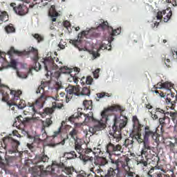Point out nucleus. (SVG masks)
Listing matches in <instances>:
<instances>
[{
  "instance_id": "23",
  "label": "nucleus",
  "mask_w": 177,
  "mask_h": 177,
  "mask_svg": "<svg viewBox=\"0 0 177 177\" xmlns=\"http://www.w3.org/2000/svg\"><path fill=\"white\" fill-rule=\"evenodd\" d=\"M50 84V83L49 82H41V84L39 86L37 89L36 93H41V95H44V96H46V97H50V96H46L45 94H44V92H45V88H46V86H49Z\"/></svg>"
},
{
  "instance_id": "5",
  "label": "nucleus",
  "mask_w": 177,
  "mask_h": 177,
  "mask_svg": "<svg viewBox=\"0 0 177 177\" xmlns=\"http://www.w3.org/2000/svg\"><path fill=\"white\" fill-rule=\"evenodd\" d=\"M59 70L63 74H69L71 75V77L68 79L69 82H73L75 84H78V80H81L80 82L83 85H85V84L86 85H91L92 82H93V78L91 76H88L86 79L85 77H81L80 76L81 69L78 67L68 68V66H64L61 67Z\"/></svg>"
},
{
  "instance_id": "33",
  "label": "nucleus",
  "mask_w": 177,
  "mask_h": 177,
  "mask_svg": "<svg viewBox=\"0 0 177 177\" xmlns=\"http://www.w3.org/2000/svg\"><path fill=\"white\" fill-rule=\"evenodd\" d=\"M77 136L78 130H77V129H73V130L69 132V136H71V138L73 139V140H78Z\"/></svg>"
},
{
  "instance_id": "8",
  "label": "nucleus",
  "mask_w": 177,
  "mask_h": 177,
  "mask_svg": "<svg viewBox=\"0 0 177 177\" xmlns=\"http://www.w3.org/2000/svg\"><path fill=\"white\" fill-rule=\"evenodd\" d=\"M157 129V127L145 126L142 136V133L138 131L133 134V138L137 140L139 145H142L143 142L150 143V139H152V140H157V138H158Z\"/></svg>"
},
{
  "instance_id": "45",
  "label": "nucleus",
  "mask_w": 177,
  "mask_h": 177,
  "mask_svg": "<svg viewBox=\"0 0 177 177\" xmlns=\"http://www.w3.org/2000/svg\"><path fill=\"white\" fill-rule=\"evenodd\" d=\"M41 138L42 140H46L48 139V133H46V130L41 127Z\"/></svg>"
},
{
  "instance_id": "62",
  "label": "nucleus",
  "mask_w": 177,
  "mask_h": 177,
  "mask_svg": "<svg viewBox=\"0 0 177 177\" xmlns=\"http://www.w3.org/2000/svg\"><path fill=\"white\" fill-rule=\"evenodd\" d=\"M68 154H71V158H77V153H75L74 151H71L70 153H68Z\"/></svg>"
},
{
  "instance_id": "3",
  "label": "nucleus",
  "mask_w": 177,
  "mask_h": 177,
  "mask_svg": "<svg viewBox=\"0 0 177 177\" xmlns=\"http://www.w3.org/2000/svg\"><path fill=\"white\" fill-rule=\"evenodd\" d=\"M127 124H128L127 118L122 120L117 117V115H115L113 125L112 127L113 133V136L111 138L112 142H110L106 145V153H108L109 156L113 154L118 157L124 153V148H122V145L120 144L115 145L114 143H118V142L122 139L121 131H122L123 128L127 127Z\"/></svg>"
},
{
  "instance_id": "13",
  "label": "nucleus",
  "mask_w": 177,
  "mask_h": 177,
  "mask_svg": "<svg viewBox=\"0 0 177 177\" xmlns=\"http://www.w3.org/2000/svg\"><path fill=\"white\" fill-rule=\"evenodd\" d=\"M92 154H93V150L91 148H86V149H83V152L80 154L79 157L80 160H83L84 164H86L88 161H90V162L93 161V156H92Z\"/></svg>"
},
{
  "instance_id": "48",
  "label": "nucleus",
  "mask_w": 177,
  "mask_h": 177,
  "mask_svg": "<svg viewBox=\"0 0 177 177\" xmlns=\"http://www.w3.org/2000/svg\"><path fill=\"white\" fill-rule=\"evenodd\" d=\"M7 104L9 106V107H10V110H12V111H14V113H16L15 111H16V104H16V103H15V102H7Z\"/></svg>"
},
{
  "instance_id": "43",
  "label": "nucleus",
  "mask_w": 177,
  "mask_h": 177,
  "mask_svg": "<svg viewBox=\"0 0 177 177\" xmlns=\"http://www.w3.org/2000/svg\"><path fill=\"white\" fill-rule=\"evenodd\" d=\"M52 104H53V107H54L55 111L56 110V109H62L64 106L63 103H59L57 102H53Z\"/></svg>"
},
{
  "instance_id": "22",
  "label": "nucleus",
  "mask_w": 177,
  "mask_h": 177,
  "mask_svg": "<svg viewBox=\"0 0 177 177\" xmlns=\"http://www.w3.org/2000/svg\"><path fill=\"white\" fill-rule=\"evenodd\" d=\"M171 97H175V93H172L171 91V92H168V93L167 94L166 103L167 104H171V107H175L176 106V102L175 100L172 101V100H171Z\"/></svg>"
},
{
  "instance_id": "24",
  "label": "nucleus",
  "mask_w": 177,
  "mask_h": 177,
  "mask_svg": "<svg viewBox=\"0 0 177 177\" xmlns=\"http://www.w3.org/2000/svg\"><path fill=\"white\" fill-rule=\"evenodd\" d=\"M75 150L78 153V154L84 153V149H82V141L79 138L77 140H75Z\"/></svg>"
},
{
  "instance_id": "36",
  "label": "nucleus",
  "mask_w": 177,
  "mask_h": 177,
  "mask_svg": "<svg viewBox=\"0 0 177 177\" xmlns=\"http://www.w3.org/2000/svg\"><path fill=\"white\" fill-rule=\"evenodd\" d=\"M148 158H143V156H141V158L138 160V164H141L143 167H147L148 165Z\"/></svg>"
},
{
  "instance_id": "46",
  "label": "nucleus",
  "mask_w": 177,
  "mask_h": 177,
  "mask_svg": "<svg viewBox=\"0 0 177 177\" xmlns=\"http://www.w3.org/2000/svg\"><path fill=\"white\" fill-rule=\"evenodd\" d=\"M32 37L35 39H37V42H42L44 41V37L38 33L32 35Z\"/></svg>"
},
{
  "instance_id": "4",
  "label": "nucleus",
  "mask_w": 177,
  "mask_h": 177,
  "mask_svg": "<svg viewBox=\"0 0 177 177\" xmlns=\"http://www.w3.org/2000/svg\"><path fill=\"white\" fill-rule=\"evenodd\" d=\"M110 161L111 164H113L115 167H109L106 174L104 176H101V177H123L121 169L128 168V162L131 161V159L127 156L119 158L117 160L110 158Z\"/></svg>"
},
{
  "instance_id": "59",
  "label": "nucleus",
  "mask_w": 177,
  "mask_h": 177,
  "mask_svg": "<svg viewBox=\"0 0 177 177\" xmlns=\"http://www.w3.org/2000/svg\"><path fill=\"white\" fill-rule=\"evenodd\" d=\"M20 100V96L15 95L14 96V102L12 103H15V104H17V100Z\"/></svg>"
},
{
  "instance_id": "42",
  "label": "nucleus",
  "mask_w": 177,
  "mask_h": 177,
  "mask_svg": "<svg viewBox=\"0 0 177 177\" xmlns=\"http://www.w3.org/2000/svg\"><path fill=\"white\" fill-rule=\"evenodd\" d=\"M24 107H26V101L23 100H20L19 104H16V109H20L21 110H22V109H24Z\"/></svg>"
},
{
  "instance_id": "14",
  "label": "nucleus",
  "mask_w": 177,
  "mask_h": 177,
  "mask_svg": "<svg viewBox=\"0 0 177 177\" xmlns=\"http://www.w3.org/2000/svg\"><path fill=\"white\" fill-rule=\"evenodd\" d=\"M80 86H71L69 85L66 88V102L68 103L70 100L73 98V95H75V96H78V91Z\"/></svg>"
},
{
  "instance_id": "35",
  "label": "nucleus",
  "mask_w": 177,
  "mask_h": 177,
  "mask_svg": "<svg viewBox=\"0 0 177 177\" xmlns=\"http://www.w3.org/2000/svg\"><path fill=\"white\" fill-rule=\"evenodd\" d=\"M10 67H12V68L16 70V68L17 67V62H16V60L12 59L9 64H8L6 66H3V68H9Z\"/></svg>"
},
{
  "instance_id": "63",
  "label": "nucleus",
  "mask_w": 177,
  "mask_h": 177,
  "mask_svg": "<svg viewBox=\"0 0 177 177\" xmlns=\"http://www.w3.org/2000/svg\"><path fill=\"white\" fill-rule=\"evenodd\" d=\"M77 177H87V174L85 171H82V173L77 175Z\"/></svg>"
},
{
  "instance_id": "7",
  "label": "nucleus",
  "mask_w": 177,
  "mask_h": 177,
  "mask_svg": "<svg viewBox=\"0 0 177 177\" xmlns=\"http://www.w3.org/2000/svg\"><path fill=\"white\" fill-rule=\"evenodd\" d=\"M49 99L59 102V96H56L55 97H46L45 95L42 94L35 102L28 103V105L26 106L24 111V114L26 115H35V114L38 113L39 110H41V109L44 107L45 102H46V100H49Z\"/></svg>"
},
{
  "instance_id": "28",
  "label": "nucleus",
  "mask_w": 177,
  "mask_h": 177,
  "mask_svg": "<svg viewBox=\"0 0 177 177\" xmlns=\"http://www.w3.org/2000/svg\"><path fill=\"white\" fill-rule=\"evenodd\" d=\"M9 20V15L6 12H0V26Z\"/></svg>"
},
{
  "instance_id": "11",
  "label": "nucleus",
  "mask_w": 177,
  "mask_h": 177,
  "mask_svg": "<svg viewBox=\"0 0 177 177\" xmlns=\"http://www.w3.org/2000/svg\"><path fill=\"white\" fill-rule=\"evenodd\" d=\"M3 143L4 145L5 149L8 147H12L14 151H16L20 145V142L12 137H4L3 138Z\"/></svg>"
},
{
  "instance_id": "64",
  "label": "nucleus",
  "mask_w": 177,
  "mask_h": 177,
  "mask_svg": "<svg viewBox=\"0 0 177 177\" xmlns=\"http://www.w3.org/2000/svg\"><path fill=\"white\" fill-rule=\"evenodd\" d=\"M12 135L14 136H17V138H19V136H20V134L19 133V131H17L16 130L12 131Z\"/></svg>"
},
{
  "instance_id": "58",
  "label": "nucleus",
  "mask_w": 177,
  "mask_h": 177,
  "mask_svg": "<svg viewBox=\"0 0 177 177\" xmlns=\"http://www.w3.org/2000/svg\"><path fill=\"white\" fill-rule=\"evenodd\" d=\"M71 24H70V21H65L64 22V26L66 28H68V27H71Z\"/></svg>"
},
{
  "instance_id": "17",
  "label": "nucleus",
  "mask_w": 177,
  "mask_h": 177,
  "mask_svg": "<svg viewBox=\"0 0 177 177\" xmlns=\"http://www.w3.org/2000/svg\"><path fill=\"white\" fill-rule=\"evenodd\" d=\"M107 42L108 44L102 43L99 49H97V53H93L94 57H99L100 56V53H99L100 50H111V43L110 41H108Z\"/></svg>"
},
{
  "instance_id": "27",
  "label": "nucleus",
  "mask_w": 177,
  "mask_h": 177,
  "mask_svg": "<svg viewBox=\"0 0 177 177\" xmlns=\"http://www.w3.org/2000/svg\"><path fill=\"white\" fill-rule=\"evenodd\" d=\"M55 113V106L46 107L43 109V113L41 114V117H45L46 115H52Z\"/></svg>"
},
{
  "instance_id": "20",
  "label": "nucleus",
  "mask_w": 177,
  "mask_h": 177,
  "mask_svg": "<svg viewBox=\"0 0 177 177\" xmlns=\"http://www.w3.org/2000/svg\"><path fill=\"white\" fill-rule=\"evenodd\" d=\"M88 34H89V31L88 30H83L81 33H79L78 35V39H80V40L78 41V39L77 40H73L71 39L69 41L70 44H72V45H73L74 46H78V42L81 41V39H82L83 37H86L88 35Z\"/></svg>"
},
{
  "instance_id": "54",
  "label": "nucleus",
  "mask_w": 177,
  "mask_h": 177,
  "mask_svg": "<svg viewBox=\"0 0 177 177\" xmlns=\"http://www.w3.org/2000/svg\"><path fill=\"white\" fill-rule=\"evenodd\" d=\"M128 169H129V166H128L127 165V167H126V169H124V171H127V176H133V175H135V173L132 171H128Z\"/></svg>"
},
{
  "instance_id": "56",
  "label": "nucleus",
  "mask_w": 177,
  "mask_h": 177,
  "mask_svg": "<svg viewBox=\"0 0 177 177\" xmlns=\"http://www.w3.org/2000/svg\"><path fill=\"white\" fill-rule=\"evenodd\" d=\"M50 1L51 0H41L40 3H41V4L40 7L41 6H46V5H48V1L50 2Z\"/></svg>"
},
{
  "instance_id": "31",
  "label": "nucleus",
  "mask_w": 177,
  "mask_h": 177,
  "mask_svg": "<svg viewBox=\"0 0 177 177\" xmlns=\"http://www.w3.org/2000/svg\"><path fill=\"white\" fill-rule=\"evenodd\" d=\"M110 28L112 30V32L111 34V40L113 41L114 38H113V37L121 34V27L118 28L117 29H113L112 27H110Z\"/></svg>"
},
{
  "instance_id": "44",
  "label": "nucleus",
  "mask_w": 177,
  "mask_h": 177,
  "mask_svg": "<svg viewBox=\"0 0 177 177\" xmlns=\"http://www.w3.org/2000/svg\"><path fill=\"white\" fill-rule=\"evenodd\" d=\"M99 27H100L103 30H107V28H110V26H109V22H107V21L101 23L99 25Z\"/></svg>"
},
{
  "instance_id": "53",
  "label": "nucleus",
  "mask_w": 177,
  "mask_h": 177,
  "mask_svg": "<svg viewBox=\"0 0 177 177\" xmlns=\"http://www.w3.org/2000/svg\"><path fill=\"white\" fill-rule=\"evenodd\" d=\"M133 122L136 125H140V124L139 123V119H138V116L136 115L133 116Z\"/></svg>"
},
{
  "instance_id": "52",
  "label": "nucleus",
  "mask_w": 177,
  "mask_h": 177,
  "mask_svg": "<svg viewBox=\"0 0 177 177\" xmlns=\"http://www.w3.org/2000/svg\"><path fill=\"white\" fill-rule=\"evenodd\" d=\"M102 151H100V149L99 148H94V150L93 151V154H94V156H99V154H100Z\"/></svg>"
},
{
  "instance_id": "32",
  "label": "nucleus",
  "mask_w": 177,
  "mask_h": 177,
  "mask_svg": "<svg viewBox=\"0 0 177 177\" xmlns=\"http://www.w3.org/2000/svg\"><path fill=\"white\" fill-rule=\"evenodd\" d=\"M83 106L86 110H91L93 109L92 100H85L83 102Z\"/></svg>"
},
{
  "instance_id": "55",
  "label": "nucleus",
  "mask_w": 177,
  "mask_h": 177,
  "mask_svg": "<svg viewBox=\"0 0 177 177\" xmlns=\"http://www.w3.org/2000/svg\"><path fill=\"white\" fill-rule=\"evenodd\" d=\"M165 64L169 68L171 67V59H167L165 62V58L164 59Z\"/></svg>"
},
{
  "instance_id": "60",
  "label": "nucleus",
  "mask_w": 177,
  "mask_h": 177,
  "mask_svg": "<svg viewBox=\"0 0 177 177\" xmlns=\"http://www.w3.org/2000/svg\"><path fill=\"white\" fill-rule=\"evenodd\" d=\"M167 3H171L173 6H176V1L175 0H167Z\"/></svg>"
},
{
  "instance_id": "18",
  "label": "nucleus",
  "mask_w": 177,
  "mask_h": 177,
  "mask_svg": "<svg viewBox=\"0 0 177 177\" xmlns=\"http://www.w3.org/2000/svg\"><path fill=\"white\" fill-rule=\"evenodd\" d=\"M171 122V118L168 117V115L163 116V118H159V124L161 126L160 132L161 133H164V127H167V125H169Z\"/></svg>"
},
{
  "instance_id": "10",
  "label": "nucleus",
  "mask_w": 177,
  "mask_h": 177,
  "mask_svg": "<svg viewBox=\"0 0 177 177\" xmlns=\"http://www.w3.org/2000/svg\"><path fill=\"white\" fill-rule=\"evenodd\" d=\"M28 53H32L34 55L32 57L34 70H35V71H39V70H41V64L38 62V60H39V57L38 56V50L34 47H29Z\"/></svg>"
},
{
  "instance_id": "47",
  "label": "nucleus",
  "mask_w": 177,
  "mask_h": 177,
  "mask_svg": "<svg viewBox=\"0 0 177 177\" xmlns=\"http://www.w3.org/2000/svg\"><path fill=\"white\" fill-rule=\"evenodd\" d=\"M169 147L170 149V151H172L173 153H175L176 151L175 149L177 147V144H175L172 142H170L169 144Z\"/></svg>"
},
{
  "instance_id": "39",
  "label": "nucleus",
  "mask_w": 177,
  "mask_h": 177,
  "mask_svg": "<svg viewBox=\"0 0 177 177\" xmlns=\"http://www.w3.org/2000/svg\"><path fill=\"white\" fill-rule=\"evenodd\" d=\"M133 139H135V138H133H133H131V140L126 139L124 142L123 146L128 147L129 146L133 145Z\"/></svg>"
},
{
  "instance_id": "25",
  "label": "nucleus",
  "mask_w": 177,
  "mask_h": 177,
  "mask_svg": "<svg viewBox=\"0 0 177 177\" xmlns=\"http://www.w3.org/2000/svg\"><path fill=\"white\" fill-rule=\"evenodd\" d=\"M77 96H91V89L89 88V87H83L81 91L80 87L79 86Z\"/></svg>"
},
{
  "instance_id": "29",
  "label": "nucleus",
  "mask_w": 177,
  "mask_h": 177,
  "mask_svg": "<svg viewBox=\"0 0 177 177\" xmlns=\"http://www.w3.org/2000/svg\"><path fill=\"white\" fill-rule=\"evenodd\" d=\"M8 54L10 56H12V55H18V56H23V55H24V53L15 49V47H11L10 50H8Z\"/></svg>"
},
{
  "instance_id": "1",
  "label": "nucleus",
  "mask_w": 177,
  "mask_h": 177,
  "mask_svg": "<svg viewBox=\"0 0 177 177\" xmlns=\"http://www.w3.org/2000/svg\"><path fill=\"white\" fill-rule=\"evenodd\" d=\"M49 157L44 154L37 155L33 159V164L36 166L33 167V173L37 177H46L48 175H59V174H66V175H71L74 171V167H67L63 162L55 165L53 163L51 166H48L46 170H44V165H39L41 162H48Z\"/></svg>"
},
{
  "instance_id": "6",
  "label": "nucleus",
  "mask_w": 177,
  "mask_h": 177,
  "mask_svg": "<svg viewBox=\"0 0 177 177\" xmlns=\"http://www.w3.org/2000/svg\"><path fill=\"white\" fill-rule=\"evenodd\" d=\"M55 62L57 63L59 62V58H52V56H50L42 58L41 63L43 64L45 71H46V76L47 78L48 77H50V78H55L57 81H59V78H60L61 75L60 71H57L53 73L54 70H57V68H59V66L57 64H55Z\"/></svg>"
},
{
  "instance_id": "49",
  "label": "nucleus",
  "mask_w": 177,
  "mask_h": 177,
  "mask_svg": "<svg viewBox=\"0 0 177 177\" xmlns=\"http://www.w3.org/2000/svg\"><path fill=\"white\" fill-rule=\"evenodd\" d=\"M153 88L156 89H162V88H164V83L158 82L157 84L154 85Z\"/></svg>"
},
{
  "instance_id": "19",
  "label": "nucleus",
  "mask_w": 177,
  "mask_h": 177,
  "mask_svg": "<svg viewBox=\"0 0 177 177\" xmlns=\"http://www.w3.org/2000/svg\"><path fill=\"white\" fill-rule=\"evenodd\" d=\"M31 121V118H23L21 115H19L15 118V121L14 122V125H26V124H28Z\"/></svg>"
},
{
  "instance_id": "41",
  "label": "nucleus",
  "mask_w": 177,
  "mask_h": 177,
  "mask_svg": "<svg viewBox=\"0 0 177 177\" xmlns=\"http://www.w3.org/2000/svg\"><path fill=\"white\" fill-rule=\"evenodd\" d=\"M163 88L165 89H167L168 92H171V89H172L173 86L171 82H165V83H163Z\"/></svg>"
},
{
  "instance_id": "12",
  "label": "nucleus",
  "mask_w": 177,
  "mask_h": 177,
  "mask_svg": "<svg viewBox=\"0 0 177 177\" xmlns=\"http://www.w3.org/2000/svg\"><path fill=\"white\" fill-rule=\"evenodd\" d=\"M172 17V10L171 8H167L162 11H158L157 13V20H162L165 23H168Z\"/></svg>"
},
{
  "instance_id": "26",
  "label": "nucleus",
  "mask_w": 177,
  "mask_h": 177,
  "mask_svg": "<svg viewBox=\"0 0 177 177\" xmlns=\"http://www.w3.org/2000/svg\"><path fill=\"white\" fill-rule=\"evenodd\" d=\"M48 15L50 17H52V21H56V18L59 16V12H56V8H55V5L51 6L50 9L49 10Z\"/></svg>"
},
{
  "instance_id": "57",
  "label": "nucleus",
  "mask_w": 177,
  "mask_h": 177,
  "mask_svg": "<svg viewBox=\"0 0 177 177\" xmlns=\"http://www.w3.org/2000/svg\"><path fill=\"white\" fill-rule=\"evenodd\" d=\"M62 133V127H59L57 131L54 132L53 136L54 138H56V136H58V135H60Z\"/></svg>"
},
{
  "instance_id": "61",
  "label": "nucleus",
  "mask_w": 177,
  "mask_h": 177,
  "mask_svg": "<svg viewBox=\"0 0 177 177\" xmlns=\"http://www.w3.org/2000/svg\"><path fill=\"white\" fill-rule=\"evenodd\" d=\"M154 172V167H151V169L148 171L147 174L149 177H153V175H151Z\"/></svg>"
},
{
  "instance_id": "21",
  "label": "nucleus",
  "mask_w": 177,
  "mask_h": 177,
  "mask_svg": "<svg viewBox=\"0 0 177 177\" xmlns=\"http://www.w3.org/2000/svg\"><path fill=\"white\" fill-rule=\"evenodd\" d=\"M94 164L99 167H104V165L109 164V161L106 158L98 156L94 160Z\"/></svg>"
},
{
  "instance_id": "40",
  "label": "nucleus",
  "mask_w": 177,
  "mask_h": 177,
  "mask_svg": "<svg viewBox=\"0 0 177 177\" xmlns=\"http://www.w3.org/2000/svg\"><path fill=\"white\" fill-rule=\"evenodd\" d=\"M169 115H170L173 122L177 124V112H169Z\"/></svg>"
},
{
  "instance_id": "34",
  "label": "nucleus",
  "mask_w": 177,
  "mask_h": 177,
  "mask_svg": "<svg viewBox=\"0 0 177 177\" xmlns=\"http://www.w3.org/2000/svg\"><path fill=\"white\" fill-rule=\"evenodd\" d=\"M52 124H53L52 119L48 118L46 119V121H43V125H42L41 128L45 129L46 128L50 127V125H52Z\"/></svg>"
},
{
  "instance_id": "37",
  "label": "nucleus",
  "mask_w": 177,
  "mask_h": 177,
  "mask_svg": "<svg viewBox=\"0 0 177 177\" xmlns=\"http://www.w3.org/2000/svg\"><path fill=\"white\" fill-rule=\"evenodd\" d=\"M158 88H151V92L156 93L157 96H160V97H164L167 93H164V92L161 91L157 90Z\"/></svg>"
},
{
  "instance_id": "51",
  "label": "nucleus",
  "mask_w": 177,
  "mask_h": 177,
  "mask_svg": "<svg viewBox=\"0 0 177 177\" xmlns=\"http://www.w3.org/2000/svg\"><path fill=\"white\" fill-rule=\"evenodd\" d=\"M156 177H171L169 176V174H164L162 172L156 173Z\"/></svg>"
},
{
  "instance_id": "38",
  "label": "nucleus",
  "mask_w": 177,
  "mask_h": 177,
  "mask_svg": "<svg viewBox=\"0 0 177 177\" xmlns=\"http://www.w3.org/2000/svg\"><path fill=\"white\" fill-rule=\"evenodd\" d=\"M97 96L98 99H102V97H110L111 96V93H106V92H102L97 93Z\"/></svg>"
},
{
  "instance_id": "30",
  "label": "nucleus",
  "mask_w": 177,
  "mask_h": 177,
  "mask_svg": "<svg viewBox=\"0 0 177 177\" xmlns=\"http://www.w3.org/2000/svg\"><path fill=\"white\" fill-rule=\"evenodd\" d=\"M5 31L7 34H11L12 32H16V28H15L13 24H10L5 27Z\"/></svg>"
},
{
  "instance_id": "2",
  "label": "nucleus",
  "mask_w": 177,
  "mask_h": 177,
  "mask_svg": "<svg viewBox=\"0 0 177 177\" xmlns=\"http://www.w3.org/2000/svg\"><path fill=\"white\" fill-rule=\"evenodd\" d=\"M114 111H122L121 106L114 104L111 106H108L106 109H104V111L101 113V117L102 118L101 121L96 120V119L93 118V113L92 112H89L88 114H84L81 112L75 113L68 118V121L70 122H75L77 120L82 118L83 115L84 122H97V124L89 128V132L91 133H96L97 131H102L106 128V124H104V122H107V120H109V115H111Z\"/></svg>"
},
{
  "instance_id": "15",
  "label": "nucleus",
  "mask_w": 177,
  "mask_h": 177,
  "mask_svg": "<svg viewBox=\"0 0 177 177\" xmlns=\"http://www.w3.org/2000/svg\"><path fill=\"white\" fill-rule=\"evenodd\" d=\"M143 145L142 149L141 151L142 156H145V158H147L150 154H151V151L153 147L150 146V142H142Z\"/></svg>"
},
{
  "instance_id": "50",
  "label": "nucleus",
  "mask_w": 177,
  "mask_h": 177,
  "mask_svg": "<svg viewBox=\"0 0 177 177\" xmlns=\"http://www.w3.org/2000/svg\"><path fill=\"white\" fill-rule=\"evenodd\" d=\"M100 73V68H97L94 72H93L94 78H95V79L99 78Z\"/></svg>"
},
{
  "instance_id": "16",
  "label": "nucleus",
  "mask_w": 177,
  "mask_h": 177,
  "mask_svg": "<svg viewBox=\"0 0 177 177\" xmlns=\"http://www.w3.org/2000/svg\"><path fill=\"white\" fill-rule=\"evenodd\" d=\"M166 115H169V112H165L164 109L160 108H156L155 113H151V118L153 120H158V118H162Z\"/></svg>"
},
{
  "instance_id": "9",
  "label": "nucleus",
  "mask_w": 177,
  "mask_h": 177,
  "mask_svg": "<svg viewBox=\"0 0 177 177\" xmlns=\"http://www.w3.org/2000/svg\"><path fill=\"white\" fill-rule=\"evenodd\" d=\"M11 8H12L15 13L19 16H26L28 13V7L24 3L16 4V3H11Z\"/></svg>"
}]
</instances>
